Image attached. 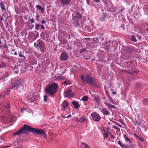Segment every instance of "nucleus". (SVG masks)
Wrapping results in <instances>:
<instances>
[{
  "label": "nucleus",
  "instance_id": "nucleus-9",
  "mask_svg": "<svg viewBox=\"0 0 148 148\" xmlns=\"http://www.w3.org/2000/svg\"><path fill=\"white\" fill-rule=\"evenodd\" d=\"M69 105L68 101L66 100H64L61 105V110L62 111H65Z\"/></svg>",
  "mask_w": 148,
  "mask_h": 148
},
{
  "label": "nucleus",
  "instance_id": "nucleus-20",
  "mask_svg": "<svg viewBox=\"0 0 148 148\" xmlns=\"http://www.w3.org/2000/svg\"><path fill=\"white\" fill-rule=\"evenodd\" d=\"M81 148H90L88 145L85 143H82L81 145Z\"/></svg>",
  "mask_w": 148,
  "mask_h": 148
},
{
  "label": "nucleus",
  "instance_id": "nucleus-17",
  "mask_svg": "<svg viewBox=\"0 0 148 148\" xmlns=\"http://www.w3.org/2000/svg\"><path fill=\"white\" fill-rule=\"evenodd\" d=\"M129 38L133 42H136L137 41V40L135 36L133 34H130L129 36Z\"/></svg>",
  "mask_w": 148,
  "mask_h": 148
},
{
  "label": "nucleus",
  "instance_id": "nucleus-38",
  "mask_svg": "<svg viewBox=\"0 0 148 148\" xmlns=\"http://www.w3.org/2000/svg\"><path fill=\"white\" fill-rule=\"evenodd\" d=\"M8 76V74L7 73H5L4 75L3 76L1 77L2 79H3L5 78L6 77H7Z\"/></svg>",
  "mask_w": 148,
  "mask_h": 148
},
{
  "label": "nucleus",
  "instance_id": "nucleus-14",
  "mask_svg": "<svg viewBox=\"0 0 148 148\" xmlns=\"http://www.w3.org/2000/svg\"><path fill=\"white\" fill-rule=\"evenodd\" d=\"M101 112L104 115H110V112L105 108H103L102 109Z\"/></svg>",
  "mask_w": 148,
  "mask_h": 148
},
{
  "label": "nucleus",
  "instance_id": "nucleus-37",
  "mask_svg": "<svg viewBox=\"0 0 148 148\" xmlns=\"http://www.w3.org/2000/svg\"><path fill=\"white\" fill-rule=\"evenodd\" d=\"M121 147L122 148H131L130 147L125 144H123Z\"/></svg>",
  "mask_w": 148,
  "mask_h": 148
},
{
  "label": "nucleus",
  "instance_id": "nucleus-6",
  "mask_svg": "<svg viewBox=\"0 0 148 148\" xmlns=\"http://www.w3.org/2000/svg\"><path fill=\"white\" fill-rule=\"evenodd\" d=\"M28 100L31 102L37 100L39 98V95L38 93L35 92L32 95L31 93H29L27 96Z\"/></svg>",
  "mask_w": 148,
  "mask_h": 148
},
{
  "label": "nucleus",
  "instance_id": "nucleus-10",
  "mask_svg": "<svg viewBox=\"0 0 148 148\" xmlns=\"http://www.w3.org/2000/svg\"><path fill=\"white\" fill-rule=\"evenodd\" d=\"M32 133L33 134L36 133L38 134L42 135L45 134L44 131L41 129H37L33 128Z\"/></svg>",
  "mask_w": 148,
  "mask_h": 148
},
{
  "label": "nucleus",
  "instance_id": "nucleus-44",
  "mask_svg": "<svg viewBox=\"0 0 148 148\" xmlns=\"http://www.w3.org/2000/svg\"><path fill=\"white\" fill-rule=\"evenodd\" d=\"M48 98V96L45 95L44 96V102L47 101Z\"/></svg>",
  "mask_w": 148,
  "mask_h": 148
},
{
  "label": "nucleus",
  "instance_id": "nucleus-2",
  "mask_svg": "<svg viewBox=\"0 0 148 148\" xmlns=\"http://www.w3.org/2000/svg\"><path fill=\"white\" fill-rule=\"evenodd\" d=\"M33 129V128L29 126L25 125L19 129L18 132H14L13 134V135H20L23 134H28L29 132H32Z\"/></svg>",
  "mask_w": 148,
  "mask_h": 148
},
{
  "label": "nucleus",
  "instance_id": "nucleus-64",
  "mask_svg": "<svg viewBox=\"0 0 148 148\" xmlns=\"http://www.w3.org/2000/svg\"><path fill=\"white\" fill-rule=\"evenodd\" d=\"M104 103L107 106H108V105L109 104V103H107L106 102H104Z\"/></svg>",
  "mask_w": 148,
  "mask_h": 148
},
{
  "label": "nucleus",
  "instance_id": "nucleus-7",
  "mask_svg": "<svg viewBox=\"0 0 148 148\" xmlns=\"http://www.w3.org/2000/svg\"><path fill=\"white\" fill-rule=\"evenodd\" d=\"M69 58L68 53L66 52H62L60 57V60L62 62H65Z\"/></svg>",
  "mask_w": 148,
  "mask_h": 148
},
{
  "label": "nucleus",
  "instance_id": "nucleus-54",
  "mask_svg": "<svg viewBox=\"0 0 148 148\" xmlns=\"http://www.w3.org/2000/svg\"><path fill=\"white\" fill-rule=\"evenodd\" d=\"M40 10H41V12L42 13H43L45 10V8L43 7H42Z\"/></svg>",
  "mask_w": 148,
  "mask_h": 148
},
{
  "label": "nucleus",
  "instance_id": "nucleus-51",
  "mask_svg": "<svg viewBox=\"0 0 148 148\" xmlns=\"http://www.w3.org/2000/svg\"><path fill=\"white\" fill-rule=\"evenodd\" d=\"M27 109L25 108H23L21 109V112L23 113L25 111H26Z\"/></svg>",
  "mask_w": 148,
  "mask_h": 148
},
{
  "label": "nucleus",
  "instance_id": "nucleus-11",
  "mask_svg": "<svg viewBox=\"0 0 148 148\" xmlns=\"http://www.w3.org/2000/svg\"><path fill=\"white\" fill-rule=\"evenodd\" d=\"M110 42L112 46H111V49L113 50H115L118 44L115 41H110Z\"/></svg>",
  "mask_w": 148,
  "mask_h": 148
},
{
  "label": "nucleus",
  "instance_id": "nucleus-57",
  "mask_svg": "<svg viewBox=\"0 0 148 148\" xmlns=\"http://www.w3.org/2000/svg\"><path fill=\"white\" fill-rule=\"evenodd\" d=\"M39 36L38 34H37L35 35L34 36V39L36 40Z\"/></svg>",
  "mask_w": 148,
  "mask_h": 148
},
{
  "label": "nucleus",
  "instance_id": "nucleus-32",
  "mask_svg": "<svg viewBox=\"0 0 148 148\" xmlns=\"http://www.w3.org/2000/svg\"><path fill=\"white\" fill-rule=\"evenodd\" d=\"M0 5L1 8L3 10H5V8L4 5H3V2H1L0 3Z\"/></svg>",
  "mask_w": 148,
  "mask_h": 148
},
{
  "label": "nucleus",
  "instance_id": "nucleus-16",
  "mask_svg": "<svg viewBox=\"0 0 148 148\" xmlns=\"http://www.w3.org/2000/svg\"><path fill=\"white\" fill-rule=\"evenodd\" d=\"M71 0H60L61 3L64 5H67L70 4Z\"/></svg>",
  "mask_w": 148,
  "mask_h": 148
},
{
  "label": "nucleus",
  "instance_id": "nucleus-31",
  "mask_svg": "<svg viewBox=\"0 0 148 148\" xmlns=\"http://www.w3.org/2000/svg\"><path fill=\"white\" fill-rule=\"evenodd\" d=\"M106 18V16L104 14H103V15H102L100 17L101 20L102 21H104Z\"/></svg>",
  "mask_w": 148,
  "mask_h": 148
},
{
  "label": "nucleus",
  "instance_id": "nucleus-24",
  "mask_svg": "<svg viewBox=\"0 0 148 148\" xmlns=\"http://www.w3.org/2000/svg\"><path fill=\"white\" fill-rule=\"evenodd\" d=\"M143 104L145 105H148V98L144 99L143 100Z\"/></svg>",
  "mask_w": 148,
  "mask_h": 148
},
{
  "label": "nucleus",
  "instance_id": "nucleus-49",
  "mask_svg": "<svg viewBox=\"0 0 148 148\" xmlns=\"http://www.w3.org/2000/svg\"><path fill=\"white\" fill-rule=\"evenodd\" d=\"M36 7L37 8H38V9L39 10L41 8H42L41 5H36Z\"/></svg>",
  "mask_w": 148,
  "mask_h": 148
},
{
  "label": "nucleus",
  "instance_id": "nucleus-58",
  "mask_svg": "<svg viewBox=\"0 0 148 148\" xmlns=\"http://www.w3.org/2000/svg\"><path fill=\"white\" fill-rule=\"evenodd\" d=\"M121 27L122 29L123 30H124L125 27H124V25L123 24L122 25H121Z\"/></svg>",
  "mask_w": 148,
  "mask_h": 148
},
{
  "label": "nucleus",
  "instance_id": "nucleus-33",
  "mask_svg": "<svg viewBox=\"0 0 148 148\" xmlns=\"http://www.w3.org/2000/svg\"><path fill=\"white\" fill-rule=\"evenodd\" d=\"M88 97L87 96H85L83 97L81 99L84 101H86L88 100Z\"/></svg>",
  "mask_w": 148,
  "mask_h": 148
},
{
  "label": "nucleus",
  "instance_id": "nucleus-28",
  "mask_svg": "<svg viewBox=\"0 0 148 148\" xmlns=\"http://www.w3.org/2000/svg\"><path fill=\"white\" fill-rule=\"evenodd\" d=\"M82 12H81V13H80L79 12H78L77 11L76 12V15L77 16L78 18L80 19L82 17V15L81 13Z\"/></svg>",
  "mask_w": 148,
  "mask_h": 148
},
{
  "label": "nucleus",
  "instance_id": "nucleus-8",
  "mask_svg": "<svg viewBox=\"0 0 148 148\" xmlns=\"http://www.w3.org/2000/svg\"><path fill=\"white\" fill-rule=\"evenodd\" d=\"M91 116L93 120L95 121L99 122L100 121L101 117L97 113L95 112L91 114Z\"/></svg>",
  "mask_w": 148,
  "mask_h": 148
},
{
  "label": "nucleus",
  "instance_id": "nucleus-42",
  "mask_svg": "<svg viewBox=\"0 0 148 148\" xmlns=\"http://www.w3.org/2000/svg\"><path fill=\"white\" fill-rule=\"evenodd\" d=\"M108 107L109 108H114L115 107L114 105L109 103L108 106Z\"/></svg>",
  "mask_w": 148,
  "mask_h": 148
},
{
  "label": "nucleus",
  "instance_id": "nucleus-23",
  "mask_svg": "<svg viewBox=\"0 0 148 148\" xmlns=\"http://www.w3.org/2000/svg\"><path fill=\"white\" fill-rule=\"evenodd\" d=\"M72 103L76 108H77L79 107V104L77 102L75 101H74Z\"/></svg>",
  "mask_w": 148,
  "mask_h": 148
},
{
  "label": "nucleus",
  "instance_id": "nucleus-59",
  "mask_svg": "<svg viewBox=\"0 0 148 148\" xmlns=\"http://www.w3.org/2000/svg\"><path fill=\"white\" fill-rule=\"evenodd\" d=\"M41 23L42 24H45L46 23V22L44 20H43L41 21Z\"/></svg>",
  "mask_w": 148,
  "mask_h": 148
},
{
  "label": "nucleus",
  "instance_id": "nucleus-1",
  "mask_svg": "<svg viewBox=\"0 0 148 148\" xmlns=\"http://www.w3.org/2000/svg\"><path fill=\"white\" fill-rule=\"evenodd\" d=\"M58 86L54 82L47 85L45 88L46 93L51 97H53L56 92Z\"/></svg>",
  "mask_w": 148,
  "mask_h": 148
},
{
  "label": "nucleus",
  "instance_id": "nucleus-39",
  "mask_svg": "<svg viewBox=\"0 0 148 148\" xmlns=\"http://www.w3.org/2000/svg\"><path fill=\"white\" fill-rule=\"evenodd\" d=\"M137 138L138 139L141 141L143 142L144 141V139L141 137L139 136H137Z\"/></svg>",
  "mask_w": 148,
  "mask_h": 148
},
{
  "label": "nucleus",
  "instance_id": "nucleus-15",
  "mask_svg": "<svg viewBox=\"0 0 148 148\" xmlns=\"http://www.w3.org/2000/svg\"><path fill=\"white\" fill-rule=\"evenodd\" d=\"M123 72L124 73H130L131 75H134V74L136 73V72L135 71V70H133L132 71H129L128 70H123Z\"/></svg>",
  "mask_w": 148,
  "mask_h": 148
},
{
  "label": "nucleus",
  "instance_id": "nucleus-63",
  "mask_svg": "<svg viewBox=\"0 0 148 148\" xmlns=\"http://www.w3.org/2000/svg\"><path fill=\"white\" fill-rule=\"evenodd\" d=\"M104 103L107 106H108V105L109 104V103H107L106 102H104Z\"/></svg>",
  "mask_w": 148,
  "mask_h": 148
},
{
  "label": "nucleus",
  "instance_id": "nucleus-12",
  "mask_svg": "<svg viewBox=\"0 0 148 148\" xmlns=\"http://www.w3.org/2000/svg\"><path fill=\"white\" fill-rule=\"evenodd\" d=\"M72 91L70 89L65 90L64 92V95L65 97H70L72 96Z\"/></svg>",
  "mask_w": 148,
  "mask_h": 148
},
{
  "label": "nucleus",
  "instance_id": "nucleus-48",
  "mask_svg": "<svg viewBox=\"0 0 148 148\" xmlns=\"http://www.w3.org/2000/svg\"><path fill=\"white\" fill-rule=\"evenodd\" d=\"M137 37L140 40H141L142 39V37L140 35L137 34Z\"/></svg>",
  "mask_w": 148,
  "mask_h": 148
},
{
  "label": "nucleus",
  "instance_id": "nucleus-5",
  "mask_svg": "<svg viewBox=\"0 0 148 148\" xmlns=\"http://www.w3.org/2000/svg\"><path fill=\"white\" fill-rule=\"evenodd\" d=\"M34 46L38 49L40 50L42 52H44L45 49L46 45L44 42L41 40H38L34 43Z\"/></svg>",
  "mask_w": 148,
  "mask_h": 148
},
{
  "label": "nucleus",
  "instance_id": "nucleus-55",
  "mask_svg": "<svg viewBox=\"0 0 148 148\" xmlns=\"http://www.w3.org/2000/svg\"><path fill=\"white\" fill-rule=\"evenodd\" d=\"M90 39L89 38H86L84 39V40H85L86 41V42H87L90 40Z\"/></svg>",
  "mask_w": 148,
  "mask_h": 148
},
{
  "label": "nucleus",
  "instance_id": "nucleus-21",
  "mask_svg": "<svg viewBox=\"0 0 148 148\" xmlns=\"http://www.w3.org/2000/svg\"><path fill=\"white\" fill-rule=\"evenodd\" d=\"M126 63L127 64L128 66L132 68L133 67L134 65V62H126Z\"/></svg>",
  "mask_w": 148,
  "mask_h": 148
},
{
  "label": "nucleus",
  "instance_id": "nucleus-30",
  "mask_svg": "<svg viewBox=\"0 0 148 148\" xmlns=\"http://www.w3.org/2000/svg\"><path fill=\"white\" fill-rule=\"evenodd\" d=\"M94 101L96 103H99V98L97 97H95L94 98Z\"/></svg>",
  "mask_w": 148,
  "mask_h": 148
},
{
  "label": "nucleus",
  "instance_id": "nucleus-46",
  "mask_svg": "<svg viewBox=\"0 0 148 148\" xmlns=\"http://www.w3.org/2000/svg\"><path fill=\"white\" fill-rule=\"evenodd\" d=\"M113 127L116 129L118 132H119L120 131V128L115 126H114Z\"/></svg>",
  "mask_w": 148,
  "mask_h": 148
},
{
  "label": "nucleus",
  "instance_id": "nucleus-3",
  "mask_svg": "<svg viewBox=\"0 0 148 148\" xmlns=\"http://www.w3.org/2000/svg\"><path fill=\"white\" fill-rule=\"evenodd\" d=\"M82 80L84 83H88L92 86H96L95 81L93 78L90 75L86 74L85 75H82L81 76Z\"/></svg>",
  "mask_w": 148,
  "mask_h": 148
},
{
  "label": "nucleus",
  "instance_id": "nucleus-19",
  "mask_svg": "<svg viewBox=\"0 0 148 148\" xmlns=\"http://www.w3.org/2000/svg\"><path fill=\"white\" fill-rule=\"evenodd\" d=\"M87 52V50L86 49L84 48L80 51V54L84 56L86 55Z\"/></svg>",
  "mask_w": 148,
  "mask_h": 148
},
{
  "label": "nucleus",
  "instance_id": "nucleus-4",
  "mask_svg": "<svg viewBox=\"0 0 148 148\" xmlns=\"http://www.w3.org/2000/svg\"><path fill=\"white\" fill-rule=\"evenodd\" d=\"M24 83V81L22 79L16 80L12 82L10 85V88L12 89L17 90L21 87Z\"/></svg>",
  "mask_w": 148,
  "mask_h": 148
},
{
  "label": "nucleus",
  "instance_id": "nucleus-40",
  "mask_svg": "<svg viewBox=\"0 0 148 148\" xmlns=\"http://www.w3.org/2000/svg\"><path fill=\"white\" fill-rule=\"evenodd\" d=\"M5 92H0V96L1 97H4L5 96Z\"/></svg>",
  "mask_w": 148,
  "mask_h": 148
},
{
  "label": "nucleus",
  "instance_id": "nucleus-47",
  "mask_svg": "<svg viewBox=\"0 0 148 148\" xmlns=\"http://www.w3.org/2000/svg\"><path fill=\"white\" fill-rule=\"evenodd\" d=\"M141 86L140 83H137L136 84V88H138L140 87Z\"/></svg>",
  "mask_w": 148,
  "mask_h": 148
},
{
  "label": "nucleus",
  "instance_id": "nucleus-13",
  "mask_svg": "<svg viewBox=\"0 0 148 148\" xmlns=\"http://www.w3.org/2000/svg\"><path fill=\"white\" fill-rule=\"evenodd\" d=\"M110 41L109 42L107 41H105L103 42V45L104 46V47H106L108 49H111V46Z\"/></svg>",
  "mask_w": 148,
  "mask_h": 148
},
{
  "label": "nucleus",
  "instance_id": "nucleus-45",
  "mask_svg": "<svg viewBox=\"0 0 148 148\" xmlns=\"http://www.w3.org/2000/svg\"><path fill=\"white\" fill-rule=\"evenodd\" d=\"M5 15L3 14L2 15L1 17V20L2 21H4V18H5Z\"/></svg>",
  "mask_w": 148,
  "mask_h": 148
},
{
  "label": "nucleus",
  "instance_id": "nucleus-26",
  "mask_svg": "<svg viewBox=\"0 0 148 148\" xmlns=\"http://www.w3.org/2000/svg\"><path fill=\"white\" fill-rule=\"evenodd\" d=\"M6 66V64L5 62H0V68L5 67Z\"/></svg>",
  "mask_w": 148,
  "mask_h": 148
},
{
  "label": "nucleus",
  "instance_id": "nucleus-43",
  "mask_svg": "<svg viewBox=\"0 0 148 148\" xmlns=\"http://www.w3.org/2000/svg\"><path fill=\"white\" fill-rule=\"evenodd\" d=\"M28 19L31 21V23H32L34 22V20L33 18L31 19L29 17L28 18Z\"/></svg>",
  "mask_w": 148,
  "mask_h": 148
},
{
  "label": "nucleus",
  "instance_id": "nucleus-61",
  "mask_svg": "<svg viewBox=\"0 0 148 148\" xmlns=\"http://www.w3.org/2000/svg\"><path fill=\"white\" fill-rule=\"evenodd\" d=\"M40 26L41 27V28L43 30L45 29V27L43 25H40Z\"/></svg>",
  "mask_w": 148,
  "mask_h": 148
},
{
  "label": "nucleus",
  "instance_id": "nucleus-25",
  "mask_svg": "<svg viewBox=\"0 0 148 148\" xmlns=\"http://www.w3.org/2000/svg\"><path fill=\"white\" fill-rule=\"evenodd\" d=\"M123 137L125 139V142H128L129 143H131V140L128 138L126 135H124V136Z\"/></svg>",
  "mask_w": 148,
  "mask_h": 148
},
{
  "label": "nucleus",
  "instance_id": "nucleus-22",
  "mask_svg": "<svg viewBox=\"0 0 148 148\" xmlns=\"http://www.w3.org/2000/svg\"><path fill=\"white\" fill-rule=\"evenodd\" d=\"M143 9L144 12L148 15V5H145L144 6Z\"/></svg>",
  "mask_w": 148,
  "mask_h": 148
},
{
  "label": "nucleus",
  "instance_id": "nucleus-29",
  "mask_svg": "<svg viewBox=\"0 0 148 148\" xmlns=\"http://www.w3.org/2000/svg\"><path fill=\"white\" fill-rule=\"evenodd\" d=\"M63 83L65 84L68 85L70 84L71 82L70 80L66 79L64 82Z\"/></svg>",
  "mask_w": 148,
  "mask_h": 148
},
{
  "label": "nucleus",
  "instance_id": "nucleus-36",
  "mask_svg": "<svg viewBox=\"0 0 148 148\" xmlns=\"http://www.w3.org/2000/svg\"><path fill=\"white\" fill-rule=\"evenodd\" d=\"M93 41L95 43H97L99 42V39L97 38H93Z\"/></svg>",
  "mask_w": 148,
  "mask_h": 148
},
{
  "label": "nucleus",
  "instance_id": "nucleus-50",
  "mask_svg": "<svg viewBox=\"0 0 148 148\" xmlns=\"http://www.w3.org/2000/svg\"><path fill=\"white\" fill-rule=\"evenodd\" d=\"M136 124H137L139 125H140L141 124V123L140 122H138V121H135V123H134V124L136 125Z\"/></svg>",
  "mask_w": 148,
  "mask_h": 148
},
{
  "label": "nucleus",
  "instance_id": "nucleus-56",
  "mask_svg": "<svg viewBox=\"0 0 148 148\" xmlns=\"http://www.w3.org/2000/svg\"><path fill=\"white\" fill-rule=\"evenodd\" d=\"M110 136L111 138H114L115 137L112 134H110Z\"/></svg>",
  "mask_w": 148,
  "mask_h": 148
},
{
  "label": "nucleus",
  "instance_id": "nucleus-53",
  "mask_svg": "<svg viewBox=\"0 0 148 148\" xmlns=\"http://www.w3.org/2000/svg\"><path fill=\"white\" fill-rule=\"evenodd\" d=\"M118 144L120 145V146L121 147H122V145H123V144H122V143H121V141H118Z\"/></svg>",
  "mask_w": 148,
  "mask_h": 148
},
{
  "label": "nucleus",
  "instance_id": "nucleus-18",
  "mask_svg": "<svg viewBox=\"0 0 148 148\" xmlns=\"http://www.w3.org/2000/svg\"><path fill=\"white\" fill-rule=\"evenodd\" d=\"M76 121L79 122L83 123L85 121L86 119L83 116L81 117L80 118H77L76 119Z\"/></svg>",
  "mask_w": 148,
  "mask_h": 148
},
{
  "label": "nucleus",
  "instance_id": "nucleus-35",
  "mask_svg": "<svg viewBox=\"0 0 148 148\" xmlns=\"http://www.w3.org/2000/svg\"><path fill=\"white\" fill-rule=\"evenodd\" d=\"M76 15L75 14H72V17H73V18L74 20H77L78 18L77 17V16H75Z\"/></svg>",
  "mask_w": 148,
  "mask_h": 148
},
{
  "label": "nucleus",
  "instance_id": "nucleus-41",
  "mask_svg": "<svg viewBox=\"0 0 148 148\" xmlns=\"http://www.w3.org/2000/svg\"><path fill=\"white\" fill-rule=\"evenodd\" d=\"M40 25L39 24H37V25H35V29H37V30H39V27H40Z\"/></svg>",
  "mask_w": 148,
  "mask_h": 148
},
{
  "label": "nucleus",
  "instance_id": "nucleus-27",
  "mask_svg": "<svg viewBox=\"0 0 148 148\" xmlns=\"http://www.w3.org/2000/svg\"><path fill=\"white\" fill-rule=\"evenodd\" d=\"M132 51V49L128 48L126 50V52L130 55H132L133 53Z\"/></svg>",
  "mask_w": 148,
  "mask_h": 148
},
{
  "label": "nucleus",
  "instance_id": "nucleus-52",
  "mask_svg": "<svg viewBox=\"0 0 148 148\" xmlns=\"http://www.w3.org/2000/svg\"><path fill=\"white\" fill-rule=\"evenodd\" d=\"M108 133H106L104 134V138H106L108 137Z\"/></svg>",
  "mask_w": 148,
  "mask_h": 148
},
{
  "label": "nucleus",
  "instance_id": "nucleus-60",
  "mask_svg": "<svg viewBox=\"0 0 148 148\" xmlns=\"http://www.w3.org/2000/svg\"><path fill=\"white\" fill-rule=\"evenodd\" d=\"M9 147L10 146H5L0 147V148H6L7 147Z\"/></svg>",
  "mask_w": 148,
  "mask_h": 148
},
{
  "label": "nucleus",
  "instance_id": "nucleus-62",
  "mask_svg": "<svg viewBox=\"0 0 148 148\" xmlns=\"http://www.w3.org/2000/svg\"><path fill=\"white\" fill-rule=\"evenodd\" d=\"M39 17H40V16L39 15H38L36 16V19L37 21H38V18H39Z\"/></svg>",
  "mask_w": 148,
  "mask_h": 148
},
{
  "label": "nucleus",
  "instance_id": "nucleus-34",
  "mask_svg": "<svg viewBox=\"0 0 148 148\" xmlns=\"http://www.w3.org/2000/svg\"><path fill=\"white\" fill-rule=\"evenodd\" d=\"M5 109H6L7 111L8 112L10 108L9 105V104H7V105L5 106Z\"/></svg>",
  "mask_w": 148,
  "mask_h": 148
}]
</instances>
